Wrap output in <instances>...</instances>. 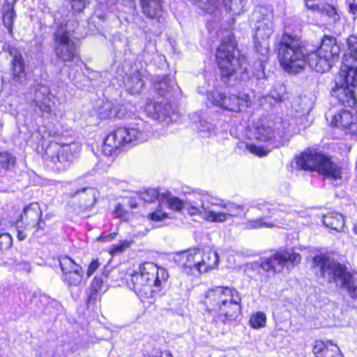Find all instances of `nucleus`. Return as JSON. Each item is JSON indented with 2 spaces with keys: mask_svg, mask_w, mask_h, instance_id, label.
Masks as SVG:
<instances>
[{
  "mask_svg": "<svg viewBox=\"0 0 357 357\" xmlns=\"http://www.w3.org/2000/svg\"><path fill=\"white\" fill-rule=\"evenodd\" d=\"M203 303L208 312L217 314L218 319L225 324H231L241 314V298L234 289L216 287L208 289Z\"/></svg>",
  "mask_w": 357,
  "mask_h": 357,
  "instance_id": "f257e3e1",
  "label": "nucleus"
},
{
  "mask_svg": "<svg viewBox=\"0 0 357 357\" xmlns=\"http://www.w3.org/2000/svg\"><path fill=\"white\" fill-rule=\"evenodd\" d=\"M310 52L300 38L284 33L278 47V59L282 68L287 73L296 74L303 71Z\"/></svg>",
  "mask_w": 357,
  "mask_h": 357,
  "instance_id": "f03ea898",
  "label": "nucleus"
},
{
  "mask_svg": "<svg viewBox=\"0 0 357 357\" xmlns=\"http://www.w3.org/2000/svg\"><path fill=\"white\" fill-rule=\"evenodd\" d=\"M216 60L224 82L234 78L242 79L248 63L237 48L236 41L231 37L225 38L216 50Z\"/></svg>",
  "mask_w": 357,
  "mask_h": 357,
  "instance_id": "7ed1b4c3",
  "label": "nucleus"
},
{
  "mask_svg": "<svg viewBox=\"0 0 357 357\" xmlns=\"http://www.w3.org/2000/svg\"><path fill=\"white\" fill-rule=\"evenodd\" d=\"M168 277L165 268L145 262L131 275L133 290L141 299L152 298L161 290Z\"/></svg>",
  "mask_w": 357,
  "mask_h": 357,
  "instance_id": "20e7f679",
  "label": "nucleus"
},
{
  "mask_svg": "<svg viewBox=\"0 0 357 357\" xmlns=\"http://www.w3.org/2000/svg\"><path fill=\"white\" fill-rule=\"evenodd\" d=\"M313 263L321 276L328 283H335L347 289L350 296L356 299L357 274L351 273L344 265L324 255L315 256Z\"/></svg>",
  "mask_w": 357,
  "mask_h": 357,
  "instance_id": "39448f33",
  "label": "nucleus"
},
{
  "mask_svg": "<svg viewBox=\"0 0 357 357\" xmlns=\"http://www.w3.org/2000/svg\"><path fill=\"white\" fill-rule=\"evenodd\" d=\"M150 126L142 119H138L131 127L118 128L108 135L102 148L105 155H116L119 149L124 145L135 146L145 142L148 138Z\"/></svg>",
  "mask_w": 357,
  "mask_h": 357,
  "instance_id": "423d86ee",
  "label": "nucleus"
},
{
  "mask_svg": "<svg viewBox=\"0 0 357 357\" xmlns=\"http://www.w3.org/2000/svg\"><path fill=\"white\" fill-rule=\"evenodd\" d=\"M273 8L271 6H257L252 14L255 48L262 55L266 54L268 52V40L273 33Z\"/></svg>",
  "mask_w": 357,
  "mask_h": 357,
  "instance_id": "0eeeda50",
  "label": "nucleus"
},
{
  "mask_svg": "<svg viewBox=\"0 0 357 357\" xmlns=\"http://www.w3.org/2000/svg\"><path fill=\"white\" fill-rule=\"evenodd\" d=\"M340 53V45L336 38L324 35L321 39L319 47L311 51L308 55V65L317 73H324L338 61Z\"/></svg>",
  "mask_w": 357,
  "mask_h": 357,
  "instance_id": "6e6552de",
  "label": "nucleus"
},
{
  "mask_svg": "<svg viewBox=\"0 0 357 357\" xmlns=\"http://www.w3.org/2000/svg\"><path fill=\"white\" fill-rule=\"evenodd\" d=\"M273 122H261L254 127L253 135L258 142L265 143L264 146H257L254 144H247L245 148L251 153L259 157L266 156L274 148L280 144L281 136L273 127Z\"/></svg>",
  "mask_w": 357,
  "mask_h": 357,
  "instance_id": "1a4fd4ad",
  "label": "nucleus"
},
{
  "mask_svg": "<svg viewBox=\"0 0 357 357\" xmlns=\"http://www.w3.org/2000/svg\"><path fill=\"white\" fill-rule=\"evenodd\" d=\"M296 164L301 169L316 170L333 179L340 177V169L328 157L319 153H303L298 157Z\"/></svg>",
  "mask_w": 357,
  "mask_h": 357,
  "instance_id": "9d476101",
  "label": "nucleus"
},
{
  "mask_svg": "<svg viewBox=\"0 0 357 357\" xmlns=\"http://www.w3.org/2000/svg\"><path fill=\"white\" fill-rule=\"evenodd\" d=\"M78 25L76 20L61 23L54 33V52L56 56L63 61H70L77 56L76 43L70 38V32Z\"/></svg>",
  "mask_w": 357,
  "mask_h": 357,
  "instance_id": "9b49d317",
  "label": "nucleus"
},
{
  "mask_svg": "<svg viewBox=\"0 0 357 357\" xmlns=\"http://www.w3.org/2000/svg\"><path fill=\"white\" fill-rule=\"evenodd\" d=\"M42 211L37 202H33L24 208L23 213L15 222L17 237L20 241L24 240L29 232L43 230L45 226L42 220Z\"/></svg>",
  "mask_w": 357,
  "mask_h": 357,
  "instance_id": "f8f14e48",
  "label": "nucleus"
},
{
  "mask_svg": "<svg viewBox=\"0 0 357 357\" xmlns=\"http://www.w3.org/2000/svg\"><path fill=\"white\" fill-rule=\"evenodd\" d=\"M342 81L352 87H357V38L354 36H350L347 40L342 66L337 76V82Z\"/></svg>",
  "mask_w": 357,
  "mask_h": 357,
  "instance_id": "ddd939ff",
  "label": "nucleus"
},
{
  "mask_svg": "<svg viewBox=\"0 0 357 357\" xmlns=\"http://www.w3.org/2000/svg\"><path fill=\"white\" fill-rule=\"evenodd\" d=\"M199 93L207 96V100L212 106L220 107L222 109L239 112L245 110L251 104L248 95L243 93L239 96L230 95L226 96L221 93H213L208 89L205 90L202 86L198 87Z\"/></svg>",
  "mask_w": 357,
  "mask_h": 357,
  "instance_id": "4468645a",
  "label": "nucleus"
},
{
  "mask_svg": "<svg viewBox=\"0 0 357 357\" xmlns=\"http://www.w3.org/2000/svg\"><path fill=\"white\" fill-rule=\"evenodd\" d=\"M301 259L299 254L293 250H285L277 252L273 256L264 258L261 260V267L263 270L273 273H280L284 266H294Z\"/></svg>",
  "mask_w": 357,
  "mask_h": 357,
  "instance_id": "2eb2a0df",
  "label": "nucleus"
},
{
  "mask_svg": "<svg viewBox=\"0 0 357 357\" xmlns=\"http://www.w3.org/2000/svg\"><path fill=\"white\" fill-rule=\"evenodd\" d=\"M75 146V144L60 145L58 143H52L46 149V155L50 158L59 171H63L73 162L75 158L73 150Z\"/></svg>",
  "mask_w": 357,
  "mask_h": 357,
  "instance_id": "dca6fc26",
  "label": "nucleus"
},
{
  "mask_svg": "<svg viewBox=\"0 0 357 357\" xmlns=\"http://www.w3.org/2000/svg\"><path fill=\"white\" fill-rule=\"evenodd\" d=\"M59 261L62 271V281L68 287L79 285L84 275L82 267L68 256L60 257Z\"/></svg>",
  "mask_w": 357,
  "mask_h": 357,
  "instance_id": "f3484780",
  "label": "nucleus"
},
{
  "mask_svg": "<svg viewBox=\"0 0 357 357\" xmlns=\"http://www.w3.org/2000/svg\"><path fill=\"white\" fill-rule=\"evenodd\" d=\"M7 50L11 56L10 70L12 82L16 86H24L27 84V75L25 72V63L22 54L17 48L8 45Z\"/></svg>",
  "mask_w": 357,
  "mask_h": 357,
  "instance_id": "a211bd4d",
  "label": "nucleus"
},
{
  "mask_svg": "<svg viewBox=\"0 0 357 357\" xmlns=\"http://www.w3.org/2000/svg\"><path fill=\"white\" fill-rule=\"evenodd\" d=\"M199 249L193 248L176 255L175 261L183 272L189 275L199 274Z\"/></svg>",
  "mask_w": 357,
  "mask_h": 357,
  "instance_id": "6ab92c4d",
  "label": "nucleus"
},
{
  "mask_svg": "<svg viewBox=\"0 0 357 357\" xmlns=\"http://www.w3.org/2000/svg\"><path fill=\"white\" fill-rule=\"evenodd\" d=\"M351 85L344 81L337 82L335 79V86L332 88L331 96L345 107H354L357 104L355 92L350 89Z\"/></svg>",
  "mask_w": 357,
  "mask_h": 357,
  "instance_id": "aec40b11",
  "label": "nucleus"
},
{
  "mask_svg": "<svg viewBox=\"0 0 357 357\" xmlns=\"http://www.w3.org/2000/svg\"><path fill=\"white\" fill-rule=\"evenodd\" d=\"M218 206L211 211V222H222L230 217H236L244 213L243 207L234 203L222 204L217 199Z\"/></svg>",
  "mask_w": 357,
  "mask_h": 357,
  "instance_id": "412c9836",
  "label": "nucleus"
},
{
  "mask_svg": "<svg viewBox=\"0 0 357 357\" xmlns=\"http://www.w3.org/2000/svg\"><path fill=\"white\" fill-rule=\"evenodd\" d=\"M163 0H139L142 13L158 24L165 22L166 12L163 8Z\"/></svg>",
  "mask_w": 357,
  "mask_h": 357,
  "instance_id": "4be33fe9",
  "label": "nucleus"
},
{
  "mask_svg": "<svg viewBox=\"0 0 357 357\" xmlns=\"http://www.w3.org/2000/svg\"><path fill=\"white\" fill-rule=\"evenodd\" d=\"M218 206L217 199L204 195L200 200L199 204L195 202L189 206L186 204L185 209L188 211V214L190 215H201L207 220L211 221V217H210L211 214V211Z\"/></svg>",
  "mask_w": 357,
  "mask_h": 357,
  "instance_id": "5701e85b",
  "label": "nucleus"
},
{
  "mask_svg": "<svg viewBox=\"0 0 357 357\" xmlns=\"http://www.w3.org/2000/svg\"><path fill=\"white\" fill-rule=\"evenodd\" d=\"M325 116L331 126L349 128L351 132L356 131L354 128L356 127V125L354 124L355 118L349 110L342 109L338 112L328 111L326 113Z\"/></svg>",
  "mask_w": 357,
  "mask_h": 357,
  "instance_id": "b1692460",
  "label": "nucleus"
},
{
  "mask_svg": "<svg viewBox=\"0 0 357 357\" xmlns=\"http://www.w3.org/2000/svg\"><path fill=\"white\" fill-rule=\"evenodd\" d=\"M218 261L219 257L216 251L211 249L202 251L199 249V274L206 273L216 268Z\"/></svg>",
  "mask_w": 357,
  "mask_h": 357,
  "instance_id": "393cba45",
  "label": "nucleus"
},
{
  "mask_svg": "<svg viewBox=\"0 0 357 357\" xmlns=\"http://www.w3.org/2000/svg\"><path fill=\"white\" fill-rule=\"evenodd\" d=\"M260 210L266 213V217L248 221L245 223V227L247 229H259L262 227H274V225L273 223L266 222L265 219L268 217L270 218L273 215L276 214L279 209H278L276 207H274L273 204L266 202L260 205Z\"/></svg>",
  "mask_w": 357,
  "mask_h": 357,
  "instance_id": "a878e982",
  "label": "nucleus"
},
{
  "mask_svg": "<svg viewBox=\"0 0 357 357\" xmlns=\"http://www.w3.org/2000/svg\"><path fill=\"white\" fill-rule=\"evenodd\" d=\"M144 75L142 73L136 70L128 75L124 82L126 91L130 94H139L145 85Z\"/></svg>",
  "mask_w": 357,
  "mask_h": 357,
  "instance_id": "bb28decb",
  "label": "nucleus"
},
{
  "mask_svg": "<svg viewBox=\"0 0 357 357\" xmlns=\"http://www.w3.org/2000/svg\"><path fill=\"white\" fill-rule=\"evenodd\" d=\"M50 91L47 86H39L35 92L34 102L40 111L45 114L51 112Z\"/></svg>",
  "mask_w": 357,
  "mask_h": 357,
  "instance_id": "cd10ccee",
  "label": "nucleus"
},
{
  "mask_svg": "<svg viewBox=\"0 0 357 357\" xmlns=\"http://www.w3.org/2000/svg\"><path fill=\"white\" fill-rule=\"evenodd\" d=\"M170 106L162 103L155 102L149 100L145 107V112L151 119L158 121H164L169 114Z\"/></svg>",
  "mask_w": 357,
  "mask_h": 357,
  "instance_id": "c85d7f7f",
  "label": "nucleus"
},
{
  "mask_svg": "<svg viewBox=\"0 0 357 357\" xmlns=\"http://www.w3.org/2000/svg\"><path fill=\"white\" fill-rule=\"evenodd\" d=\"M17 0H6L3 6V22L5 27L8 29V33L13 36V26L15 18L14 6Z\"/></svg>",
  "mask_w": 357,
  "mask_h": 357,
  "instance_id": "c756f323",
  "label": "nucleus"
},
{
  "mask_svg": "<svg viewBox=\"0 0 357 357\" xmlns=\"http://www.w3.org/2000/svg\"><path fill=\"white\" fill-rule=\"evenodd\" d=\"M323 223L325 227L337 231H341L344 226V219L338 213H328L323 216Z\"/></svg>",
  "mask_w": 357,
  "mask_h": 357,
  "instance_id": "7c9ffc66",
  "label": "nucleus"
},
{
  "mask_svg": "<svg viewBox=\"0 0 357 357\" xmlns=\"http://www.w3.org/2000/svg\"><path fill=\"white\" fill-rule=\"evenodd\" d=\"M328 348L324 342H316L313 347V353L316 357H341L339 348L336 345H331Z\"/></svg>",
  "mask_w": 357,
  "mask_h": 357,
  "instance_id": "2f4dec72",
  "label": "nucleus"
},
{
  "mask_svg": "<svg viewBox=\"0 0 357 357\" xmlns=\"http://www.w3.org/2000/svg\"><path fill=\"white\" fill-rule=\"evenodd\" d=\"M98 191L93 188H85L77 190L75 195L80 197L83 207L88 208L93 207L98 197Z\"/></svg>",
  "mask_w": 357,
  "mask_h": 357,
  "instance_id": "473e14b6",
  "label": "nucleus"
},
{
  "mask_svg": "<svg viewBox=\"0 0 357 357\" xmlns=\"http://www.w3.org/2000/svg\"><path fill=\"white\" fill-rule=\"evenodd\" d=\"M98 113L100 118L106 119L112 116H117L121 118V114L119 112L116 111V106L114 104L108 100H102V104L98 109Z\"/></svg>",
  "mask_w": 357,
  "mask_h": 357,
  "instance_id": "72a5a7b5",
  "label": "nucleus"
},
{
  "mask_svg": "<svg viewBox=\"0 0 357 357\" xmlns=\"http://www.w3.org/2000/svg\"><path fill=\"white\" fill-rule=\"evenodd\" d=\"M160 207L162 204L165 203L168 208L176 211H181L186 207V204L179 198L172 196L169 193L162 195L160 198Z\"/></svg>",
  "mask_w": 357,
  "mask_h": 357,
  "instance_id": "f704fd0d",
  "label": "nucleus"
},
{
  "mask_svg": "<svg viewBox=\"0 0 357 357\" xmlns=\"http://www.w3.org/2000/svg\"><path fill=\"white\" fill-rule=\"evenodd\" d=\"M174 85V81L170 76H164L155 81V89L160 96H164L172 90Z\"/></svg>",
  "mask_w": 357,
  "mask_h": 357,
  "instance_id": "c9c22d12",
  "label": "nucleus"
},
{
  "mask_svg": "<svg viewBox=\"0 0 357 357\" xmlns=\"http://www.w3.org/2000/svg\"><path fill=\"white\" fill-rule=\"evenodd\" d=\"M195 3L202 10L213 13L220 7V0H193Z\"/></svg>",
  "mask_w": 357,
  "mask_h": 357,
  "instance_id": "e433bc0d",
  "label": "nucleus"
},
{
  "mask_svg": "<svg viewBox=\"0 0 357 357\" xmlns=\"http://www.w3.org/2000/svg\"><path fill=\"white\" fill-rule=\"evenodd\" d=\"M195 123L196 128L203 136L208 137L215 134V126L205 119H201Z\"/></svg>",
  "mask_w": 357,
  "mask_h": 357,
  "instance_id": "4c0bfd02",
  "label": "nucleus"
},
{
  "mask_svg": "<svg viewBox=\"0 0 357 357\" xmlns=\"http://www.w3.org/2000/svg\"><path fill=\"white\" fill-rule=\"evenodd\" d=\"M103 280L100 278L95 277L91 284L90 294L88 296V302L93 303L98 297V293L102 290Z\"/></svg>",
  "mask_w": 357,
  "mask_h": 357,
  "instance_id": "58836bf2",
  "label": "nucleus"
},
{
  "mask_svg": "<svg viewBox=\"0 0 357 357\" xmlns=\"http://www.w3.org/2000/svg\"><path fill=\"white\" fill-rule=\"evenodd\" d=\"M227 9L233 13L234 15H239L243 10L245 0H223Z\"/></svg>",
  "mask_w": 357,
  "mask_h": 357,
  "instance_id": "ea45409f",
  "label": "nucleus"
},
{
  "mask_svg": "<svg viewBox=\"0 0 357 357\" xmlns=\"http://www.w3.org/2000/svg\"><path fill=\"white\" fill-rule=\"evenodd\" d=\"M266 316L264 312H258L252 314L250 319V324L254 328H262L265 326Z\"/></svg>",
  "mask_w": 357,
  "mask_h": 357,
  "instance_id": "a19ab883",
  "label": "nucleus"
},
{
  "mask_svg": "<svg viewBox=\"0 0 357 357\" xmlns=\"http://www.w3.org/2000/svg\"><path fill=\"white\" fill-rule=\"evenodd\" d=\"M139 197L145 202L151 203L159 197V192L157 189H148L142 192Z\"/></svg>",
  "mask_w": 357,
  "mask_h": 357,
  "instance_id": "79ce46f5",
  "label": "nucleus"
},
{
  "mask_svg": "<svg viewBox=\"0 0 357 357\" xmlns=\"http://www.w3.org/2000/svg\"><path fill=\"white\" fill-rule=\"evenodd\" d=\"M132 241H122L117 244L113 245L110 248V253L114 255L118 253L123 252L127 248H128L131 245Z\"/></svg>",
  "mask_w": 357,
  "mask_h": 357,
  "instance_id": "37998d69",
  "label": "nucleus"
},
{
  "mask_svg": "<svg viewBox=\"0 0 357 357\" xmlns=\"http://www.w3.org/2000/svg\"><path fill=\"white\" fill-rule=\"evenodd\" d=\"M319 13L325 14L330 17H333L335 20H336L337 11L335 8L333 6L323 1Z\"/></svg>",
  "mask_w": 357,
  "mask_h": 357,
  "instance_id": "c03bdc74",
  "label": "nucleus"
},
{
  "mask_svg": "<svg viewBox=\"0 0 357 357\" xmlns=\"http://www.w3.org/2000/svg\"><path fill=\"white\" fill-rule=\"evenodd\" d=\"M13 239L11 236L8 233L0 234V250H7L11 247Z\"/></svg>",
  "mask_w": 357,
  "mask_h": 357,
  "instance_id": "a18cd8bd",
  "label": "nucleus"
},
{
  "mask_svg": "<svg viewBox=\"0 0 357 357\" xmlns=\"http://www.w3.org/2000/svg\"><path fill=\"white\" fill-rule=\"evenodd\" d=\"M149 218L154 221H160L168 218V214L165 212H162V210L160 209L150 213Z\"/></svg>",
  "mask_w": 357,
  "mask_h": 357,
  "instance_id": "49530a36",
  "label": "nucleus"
},
{
  "mask_svg": "<svg viewBox=\"0 0 357 357\" xmlns=\"http://www.w3.org/2000/svg\"><path fill=\"white\" fill-rule=\"evenodd\" d=\"M72 9L77 13H80L85 8V1L84 0H71Z\"/></svg>",
  "mask_w": 357,
  "mask_h": 357,
  "instance_id": "de8ad7c7",
  "label": "nucleus"
},
{
  "mask_svg": "<svg viewBox=\"0 0 357 357\" xmlns=\"http://www.w3.org/2000/svg\"><path fill=\"white\" fill-rule=\"evenodd\" d=\"M345 3L348 8L349 13L357 17V0H347Z\"/></svg>",
  "mask_w": 357,
  "mask_h": 357,
  "instance_id": "09e8293b",
  "label": "nucleus"
},
{
  "mask_svg": "<svg viewBox=\"0 0 357 357\" xmlns=\"http://www.w3.org/2000/svg\"><path fill=\"white\" fill-rule=\"evenodd\" d=\"M100 264L98 261V259H94L93 260L90 264L89 265L87 271H86V275L88 278L91 277L94 272L98 268Z\"/></svg>",
  "mask_w": 357,
  "mask_h": 357,
  "instance_id": "8fccbe9b",
  "label": "nucleus"
},
{
  "mask_svg": "<svg viewBox=\"0 0 357 357\" xmlns=\"http://www.w3.org/2000/svg\"><path fill=\"white\" fill-rule=\"evenodd\" d=\"M321 3L322 1H319L317 3H314L310 0H305V6L309 10L319 12Z\"/></svg>",
  "mask_w": 357,
  "mask_h": 357,
  "instance_id": "3c124183",
  "label": "nucleus"
},
{
  "mask_svg": "<svg viewBox=\"0 0 357 357\" xmlns=\"http://www.w3.org/2000/svg\"><path fill=\"white\" fill-rule=\"evenodd\" d=\"M114 215L119 218H125L126 215V211L123 209V206L121 204H118L114 210Z\"/></svg>",
  "mask_w": 357,
  "mask_h": 357,
  "instance_id": "603ef678",
  "label": "nucleus"
},
{
  "mask_svg": "<svg viewBox=\"0 0 357 357\" xmlns=\"http://www.w3.org/2000/svg\"><path fill=\"white\" fill-rule=\"evenodd\" d=\"M116 236V233L114 232L107 235H102L100 236V241L107 242L114 239Z\"/></svg>",
  "mask_w": 357,
  "mask_h": 357,
  "instance_id": "864d4df0",
  "label": "nucleus"
},
{
  "mask_svg": "<svg viewBox=\"0 0 357 357\" xmlns=\"http://www.w3.org/2000/svg\"><path fill=\"white\" fill-rule=\"evenodd\" d=\"M160 356H158V354H153L152 357H173L171 353L169 351H160Z\"/></svg>",
  "mask_w": 357,
  "mask_h": 357,
  "instance_id": "5fc2aeb1",
  "label": "nucleus"
},
{
  "mask_svg": "<svg viewBox=\"0 0 357 357\" xmlns=\"http://www.w3.org/2000/svg\"><path fill=\"white\" fill-rule=\"evenodd\" d=\"M353 231L356 234H357V225H354Z\"/></svg>",
  "mask_w": 357,
  "mask_h": 357,
  "instance_id": "6e6d98bb",
  "label": "nucleus"
},
{
  "mask_svg": "<svg viewBox=\"0 0 357 357\" xmlns=\"http://www.w3.org/2000/svg\"><path fill=\"white\" fill-rule=\"evenodd\" d=\"M136 206H137V205H136V204H132V205H131V207H132V208H135Z\"/></svg>",
  "mask_w": 357,
  "mask_h": 357,
  "instance_id": "4d7b16f0",
  "label": "nucleus"
}]
</instances>
